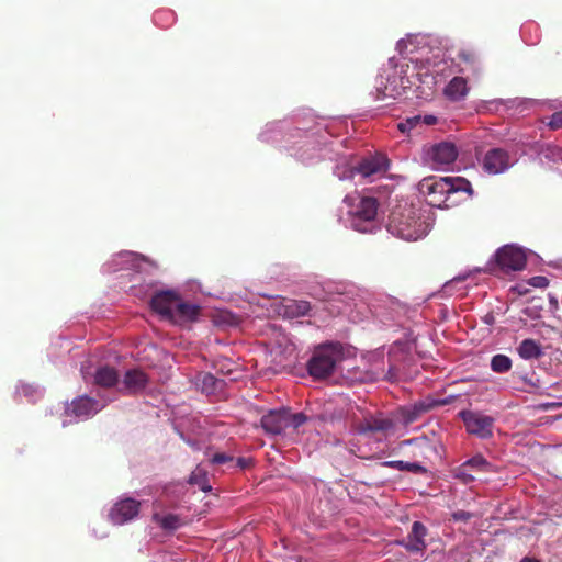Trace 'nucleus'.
<instances>
[{
	"label": "nucleus",
	"instance_id": "c85d7f7f",
	"mask_svg": "<svg viewBox=\"0 0 562 562\" xmlns=\"http://www.w3.org/2000/svg\"><path fill=\"white\" fill-rule=\"evenodd\" d=\"M223 383L224 382L222 380L216 379L211 373H204L200 380L201 390L209 394L217 391Z\"/></svg>",
	"mask_w": 562,
	"mask_h": 562
},
{
	"label": "nucleus",
	"instance_id": "2eb2a0df",
	"mask_svg": "<svg viewBox=\"0 0 562 562\" xmlns=\"http://www.w3.org/2000/svg\"><path fill=\"white\" fill-rule=\"evenodd\" d=\"M427 528L420 521H414L411 532L406 539L401 541V544L409 552H423L426 549Z\"/></svg>",
	"mask_w": 562,
	"mask_h": 562
},
{
	"label": "nucleus",
	"instance_id": "412c9836",
	"mask_svg": "<svg viewBox=\"0 0 562 562\" xmlns=\"http://www.w3.org/2000/svg\"><path fill=\"white\" fill-rule=\"evenodd\" d=\"M93 383L104 389L113 387L119 383V373L112 367H99L93 375Z\"/></svg>",
	"mask_w": 562,
	"mask_h": 562
},
{
	"label": "nucleus",
	"instance_id": "473e14b6",
	"mask_svg": "<svg viewBox=\"0 0 562 562\" xmlns=\"http://www.w3.org/2000/svg\"><path fill=\"white\" fill-rule=\"evenodd\" d=\"M344 417L342 411H335L333 413H323L318 416V419L325 424L334 425L336 422H341Z\"/></svg>",
	"mask_w": 562,
	"mask_h": 562
},
{
	"label": "nucleus",
	"instance_id": "79ce46f5",
	"mask_svg": "<svg viewBox=\"0 0 562 562\" xmlns=\"http://www.w3.org/2000/svg\"><path fill=\"white\" fill-rule=\"evenodd\" d=\"M520 562H540L538 559L535 558H524Z\"/></svg>",
	"mask_w": 562,
	"mask_h": 562
},
{
	"label": "nucleus",
	"instance_id": "7c9ffc66",
	"mask_svg": "<svg viewBox=\"0 0 562 562\" xmlns=\"http://www.w3.org/2000/svg\"><path fill=\"white\" fill-rule=\"evenodd\" d=\"M161 528L167 530H176L180 526V519L177 515L168 514L158 519Z\"/></svg>",
	"mask_w": 562,
	"mask_h": 562
},
{
	"label": "nucleus",
	"instance_id": "4c0bfd02",
	"mask_svg": "<svg viewBox=\"0 0 562 562\" xmlns=\"http://www.w3.org/2000/svg\"><path fill=\"white\" fill-rule=\"evenodd\" d=\"M252 465V459L251 458H237L236 460V467L240 469H247Z\"/></svg>",
	"mask_w": 562,
	"mask_h": 562
},
{
	"label": "nucleus",
	"instance_id": "1a4fd4ad",
	"mask_svg": "<svg viewBox=\"0 0 562 562\" xmlns=\"http://www.w3.org/2000/svg\"><path fill=\"white\" fill-rule=\"evenodd\" d=\"M352 427L360 435L386 434L394 428L392 419L384 417L383 414L366 415L362 420L352 418Z\"/></svg>",
	"mask_w": 562,
	"mask_h": 562
},
{
	"label": "nucleus",
	"instance_id": "0eeeda50",
	"mask_svg": "<svg viewBox=\"0 0 562 562\" xmlns=\"http://www.w3.org/2000/svg\"><path fill=\"white\" fill-rule=\"evenodd\" d=\"M460 417L462 418L467 430L470 434L475 435L482 439L492 437L494 418L491 416L483 415L479 412L462 411L460 412Z\"/></svg>",
	"mask_w": 562,
	"mask_h": 562
},
{
	"label": "nucleus",
	"instance_id": "423d86ee",
	"mask_svg": "<svg viewBox=\"0 0 562 562\" xmlns=\"http://www.w3.org/2000/svg\"><path fill=\"white\" fill-rule=\"evenodd\" d=\"M494 471V465L479 453L457 467L452 473L454 479L461 483L470 484L475 481L474 473H490Z\"/></svg>",
	"mask_w": 562,
	"mask_h": 562
},
{
	"label": "nucleus",
	"instance_id": "c03bdc74",
	"mask_svg": "<svg viewBox=\"0 0 562 562\" xmlns=\"http://www.w3.org/2000/svg\"><path fill=\"white\" fill-rule=\"evenodd\" d=\"M492 321H493V316H487V317H486V323L491 324V323H492Z\"/></svg>",
	"mask_w": 562,
	"mask_h": 562
},
{
	"label": "nucleus",
	"instance_id": "f3484780",
	"mask_svg": "<svg viewBox=\"0 0 562 562\" xmlns=\"http://www.w3.org/2000/svg\"><path fill=\"white\" fill-rule=\"evenodd\" d=\"M260 424L267 434L280 435L286 429V408L270 411L261 417Z\"/></svg>",
	"mask_w": 562,
	"mask_h": 562
},
{
	"label": "nucleus",
	"instance_id": "f03ea898",
	"mask_svg": "<svg viewBox=\"0 0 562 562\" xmlns=\"http://www.w3.org/2000/svg\"><path fill=\"white\" fill-rule=\"evenodd\" d=\"M387 231L404 240H417L428 232V224L412 204L397 205L390 214Z\"/></svg>",
	"mask_w": 562,
	"mask_h": 562
},
{
	"label": "nucleus",
	"instance_id": "5701e85b",
	"mask_svg": "<svg viewBox=\"0 0 562 562\" xmlns=\"http://www.w3.org/2000/svg\"><path fill=\"white\" fill-rule=\"evenodd\" d=\"M459 60L464 65L461 72H469L472 76H479L481 72L480 60L476 53L470 48H462L458 53Z\"/></svg>",
	"mask_w": 562,
	"mask_h": 562
},
{
	"label": "nucleus",
	"instance_id": "aec40b11",
	"mask_svg": "<svg viewBox=\"0 0 562 562\" xmlns=\"http://www.w3.org/2000/svg\"><path fill=\"white\" fill-rule=\"evenodd\" d=\"M400 95V90L396 83V78L390 76L380 75L375 80V94L374 98L378 101H384L386 99H396Z\"/></svg>",
	"mask_w": 562,
	"mask_h": 562
},
{
	"label": "nucleus",
	"instance_id": "7ed1b4c3",
	"mask_svg": "<svg viewBox=\"0 0 562 562\" xmlns=\"http://www.w3.org/2000/svg\"><path fill=\"white\" fill-rule=\"evenodd\" d=\"M350 210V223L353 229L360 233L372 232L375 227V218L378 215L379 202L372 196H350L344 199Z\"/></svg>",
	"mask_w": 562,
	"mask_h": 562
},
{
	"label": "nucleus",
	"instance_id": "a878e982",
	"mask_svg": "<svg viewBox=\"0 0 562 562\" xmlns=\"http://www.w3.org/2000/svg\"><path fill=\"white\" fill-rule=\"evenodd\" d=\"M284 307L288 316L301 317L310 312L311 304L308 301L304 300H290Z\"/></svg>",
	"mask_w": 562,
	"mask_h": 562
},
{
	"label": "nucleus",
	"instance_id": "393cba45",
	"mask_svg": "<svg viewBox=\"0 0 562 562\" xmlns=\"http://www.w3.org/2000/svg\"><path fill=\"white\" fill-rule=\"evenodd\" d=\"M383 467L396 469L398 471H407L416 474H424L427 469L417 462H406L402 460L385 461L382 463Z\"/></svg>",
	"mask_w": 562,
	"mask_h": 562
},
{
	"label": "nucleus",
	"instance_id": "bb28decb",
	"mask_svg": "<svg viewBox=\"0 0 562 562\" xmlns=\"http://www.w3.org/2000/svg\"><path fill=\"white\" fill-rule=\"evenodd\" d=\"M188 483L198 485L203 492L211 491V485L207 480V472L201 467H196L190 474Z\"/></svg>",
	"mask_w": 562,
	"mask_h": 562
},
{
	"label": "nucleus",
	"instance_id": "ea45409f",
	"mask_svg": "<svg viewBox=\"0 0 562 562\" xmlns=\"http://www.w3.org/2000/svg\"><path fill=\"white\" fill-rule=\"evenodd\" d=\"M453 517L457 519V520H469L471 518V514L468 513V512H464V510H460V512H457L453 514Z\"/></svg>",
	"mask_w": 562,
	"mask_h": 562
},
{
	"label": "nucleus",
	"instance_id": "a19ab883",
	"mask_svg": "<svg viewBox=\"0 0 562 562\" xmlns=\"http://www.w3.org/2000/svg\"><path fill=\"white\" fill-rule=\"evenodd\" d=\"M438 121V119L434 115H425V116H422V122L425 124V125H434L436 124Z\"/></svg>",
	"mask_w": 562,
	"mask_h": 562
},
{
	"label": "nucleus",
	"instance_id": "6ab92c4d",
	"mask_svg": "<svg viewBox=\"0 0 562 562\" xmlns=\"http://www.w3.org/2000/svg\"><path fill=\"white\" fill-rule=\"evenodd\" d=\"M431 160L438 166L452 164L458 157V150L454 144L442 142L431 147L429 153Z\"/></svg>",
	"mask_w": 562,
	"mask_h": 562
},
{
	"label": "nucleus",
	"instance_id": "b1692460",
	"mask_svg": "<svg viewBox=\"0 0 562 562\" xmlns=\"http://www.w3.org/2000/svg\"><path fill=\"white\" fill-rule=\"evenodd\" d=\"M518 355L525 359H539L543 352L541 349V346L533 339H524L518 348H517Z\"/></svg>",
	"mask_w": 562,
	"mask_h": 562
},
{
	"label": "nucleus",
	"instance_id": "58836bf2",
	"mask_svg": "<svg viewBox=\"0 0 562 562\" xmlns=\"http://www.w3.org/2000/svg\"><path fill=\"white\" fill-rule=\"evenodd\" d=\"M562 407V403L560 402H550V403H543L539 405V408L542 411H550L554 408Z\"/></svg>",
	"mask_w": 562,
	"mask_h": 562
},
{
	"label": "nucleus",
	"instance_id": "9b49d317",
	"mask_svg": "<svg viewBox=\"0 0 562 562\" xmlns=\"http://www.w3.org/2000/svg\"><path fill=\"white\" fill-rule=\"evenodd\" d=\"M148 383V375L144 371L130 369L123 376L120 392L124 395H137L147 387Z\"/></svg>",
	"mask_w": 562,
	"mask_h": 562
},
{
	"label": "nucleus",
	"instance_id": "ddd939ff",
	"mask_svg": "<svg viewBox=\"0 0 562 562\" xmlns=\"http://www.w3.org/2000/svg\"><path fill=\"white\" fill-rule=\"evenodd\" d=\"M178 299L179 294L176 291H160L155 293V295L151 297L150 306L153 311L169 321Z\"/></svg>",
	"mask_w": 562,
	"mask_h": 562
},
{
	"label": "nucleus",
	"instance_id": "f8f14e48",
	"mask_svg": "<svg viewBox=\"0 0 562 562\" xmlns=\"http://www.w3.org/2000/svg\"><path fill=\"white\" fill-rule=\"evenodd\" d=\"M140 503L134 498L117 502L110 510V519L115 525H122L138 515Z\"/></svg>",
	"mask_w": 562,
	"mask_h": 562
},
{
	"label": "nucleus",
	"instance_id": "cd10ccee",
	"mask_svg": "<svg viewBox=\"0 0 562 562\" xmlns=\"http://www.w3.org/2000/svg\"><path fill=\"white\" fill-rule=\"evenodd\" d=\"M513 367L512 359L503 353H497L491 359V369L495 373L509 372Z\"/></svg>",
	"mask_w": 562,
	"mask_h": 562
},
{
	"label": "nucleus",
	"instance_id": "f704fd0d",
	"mask_svg": "<svg viewBox=\"0 0 562 562\" xmlns=\"http://www.w3.org/2000/svg\"><path fill=\"white\" fill-rule=\"evenodd\" d=\"M233 461H234V458L224 452H217L211 459V462L213 464H224V463L233 462Z\"/></svg>",
	"mask_w": 562,
	"mask_h": 562
},
{
	"label": "nucleus",
	"instance_id": "39448f33",
	"mask_svg": "<svg viewBox=\"0 0 562 562\" xmlns=\"http://www.w3.org/2000/svg\"><path fill=\"white\" fill-rule=\"evenodd\" d=\"M390 161L383 154L370 155L363 157L356 167L346 168L342 175H338L340 180L352 179L356 173L364 179L374 180L383 177L389 170Z\"/></svg>",
	"mask_w": 562,
	"mask_h": 562
},
{
	"label": "nucleus",
	"instance_id": "dca6fc26",
	"mask_svg": "<svg viewBox=\"0 0 562 562\" xmlns=\"http://www.w3.org/2000/svg\"><path fill=\"white\" fill-rule=\"evenodd\" d=\"M99 411V402L89 396L75 398L66 408V415L78 418H87Z\"/></svg>",
	"mask_w": 562,
	"mask_h": 562
},
{
	"label": "nucleus",
	"instance_id": "72a5a7b5",
	"mask_svg": "<svg viewBox=\"0 0 562 562\" xmlns=\"http://www.w3.org/2000/svg\"><path fill=\"white\" fill-rule=\"evenodd\" d=\"M548 125L551 130L562 128V110L551 115Z\"/></svg>",
	"mask_w": 562,
	"mask_h": 562
},
{
	"label": "nucleus",
	"instance_id": "e433bc0d",
	"mask_svg": "<svg viewBox=\"0 0 562 562\" xmlns=\"http://www.w3.org/2000/svg\"><path fill=\"white\" fill-rule=\"evenodd\" d=\"M401 376L400 369L395 364H390L387 370V379L390 381L398 380Z\"/></svg>",
	"mask_w": 562,
	"mask_h": 562
},
{
	"label": "nucleus",
	"instance_id": "9d476101",
	"mask_svg": "<svg viewBox=\"0 0 562 562\" xmlns=\"http://www.w3.org/2000/svg\"><path fill=\"white\" fill-rule=\"evenodd\" d=\"M481 165L485 172L490 175H498L510 167V156L505 149L492 148L485 153L481 160Z\"/></svg>",
	"mask_w": 562,
	"mask_h": 562
},
{
	"label": "nucleus",
	"instance_id": "4468645a",
	"mask_svg": "<svg viewBox=\"0 0 562 562\" xmlns=\"http://www.w3.org/2000/svg\"><path fill=\"white\" fill-rule=\"evenodd\" d=\"M200 311L201 307L199 305L190 302H184L179 296L169 321L178 325L192 323L198 318Z\"/></svg>",
	"mask_w": 562,
	"mask_h": 562
},
{
	"label": "nucleus",
	"instance_id": "4be33fe9",
	"mask_svg": "<svg viewBox=\"0 0 562 562\" xmlns=\"http://www.w3.org/2000/svg\"><path fill=\"white\" fill-rule=\"evenodd\" d=\"M445 95L451 101H460L469 92L467 79L463 77H453L445 88Z\"/></svg>",
	"mask_w": 562,
	"mask_h": 562
},
{
	"label": "nucleus",
	"instance_id": "a18cd8bd",
	"mask_svg": "<svg viewBox=\"0 0 562 562\" xmlns=\"http://www.w3.org/2000/svg\"><path fill=\"white\" fill-rule=\"evenodd\" d=\"M154 285H155V282H154V281H151V282L149 283V286H150V288H153Z\"/></svg>",
	"mask_w": 562,
	"mask_h": 562
},
{
	"label": "nucleus",
	"instance_id": "c756f323",
	"mask_svg": "<svg viewBox=\"0 0 562 562\" xmlns=\"http://www.w3.org/2000/svg\"><path fill=\"white\" fill-rule=\"evenodd\" d=\"M308 420V417L304 413H291L286 408V428L292 427L297 429Z\"/></svg>",
	"mask_w": 562,
	"mask_h": 562
},
{
	"label": "nucleus",
	"instance_id": "2f4dec72",
	"mask_svg": "<svg viewBox=\"0 0 562 562\" xmlns=\"http://www.w3.org/2000/svg\"><path fill=\"white\" fill-rule=\"evenodd\" d=\"M422 123L420 115H414L412 117H407L403 122H400L397 127L402 133H409L412 130L417 127Z\"/></svg>",
	"mask_w": 562,
	"mask_h": 562
},
{
	"label": "nucleus",
	"instance_id": "c9c22d12",
	"mask_svg": "<svg viewBox=\"0 0 562 562\" xmlns=\"http://www.w3.org/2000/svg\"><path fill=\"white\" fill-rule=\"evenodd\" d=\"M529 284L535 288H546L549 284V280L543 276H536L529 280Z\"/></svg>",
	"mask_w": 562,
	"mask_h": 562
},
{
	"label": "nucleus",
	"instance_id": "f257e3e1",
	"mask_svg": "<svg viewBox=\"0 0 562 562\" xmlns=\"http://www.w3.org/2000/svg\"><path fill=\"white\" fill-rule=\"evenodd\" d=\"M418 190L429 205L439 209L456 206L473 194L470 181L462 177H427L418 183Z\"/></svg>",
	"mask_w": 562,
	"mask_h": 562
},
{
	"label": "nucleus",
	"instance_id": "a211bd4d",
	"mask_svg": "<svg viewBox=\"0 0 562 562\" xmlns=\"http://www.w3.org/2000/svg\"><path fill=\"white\" fill-rule=\"evenodd\" d=\"M438 404H439L438 402H436L431 398H426V400L416 402L412 405L402 407L400 409V413H401L404 424L408 425V424L416 422L423 414L431 411Z\"/></svg>",
	"mask_w": 562,
	"mask_h": 562
},
{
	"label": "nucleus",
	"instance_id": "6e6552de",
	"mask_svg": "<svg viewBox=\"0 0 562 562\" xmlns=\"http://www.w3.org/2000/svg\"><path fill=\"white\" fill-rule=\"evenodd\" d=\"M495 258L497 266L504 272L522 270L527 262L525 252L509 245L499 248Z\"/></svg>",
	"mask_w": 562,
	"mask_h": 562
},
{
	"label": "nucleus",
	"instance_id": "20e7f679",
	"mask_svg": "<svg viewBox=\"0 0 562 562\" xmlns=\"http://www.w3.org/2000/svg\"><path fill=\"white\" fill-rule=\"evenodd\" d=\"M344 359V348L339 342H327L316 347L307 362L308 373L314 379L331 375L338 362Z\"/></svg>",
	"mask_w": 562,
	"mask_h": 562
},
{
	"label": "nucleus",
	"instance_id": "37998d69",
	"mask_svg": "<svg viewBox=\"0 0 562 562\" xmlns=\"http://www.w3.org/2000/svg\"><path fill=\"white\" fill-rule=\"evenodd\" d=\"M417 441H418V439H409V440L405 441V443H409L411 445V443H415Z\"/></svg>",
	"mask_w": 562,
	"mask_h": 562
}]
</instances>
